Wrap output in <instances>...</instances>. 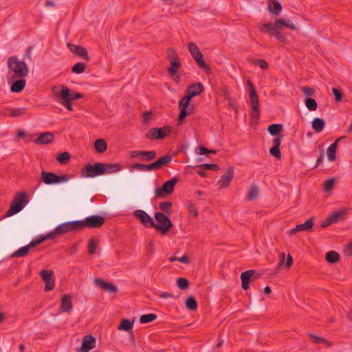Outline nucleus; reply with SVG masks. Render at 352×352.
Here are the masks:
<instances>
[{"mask_svg":"<svg viewBox=\"0 0 352 352\" xmlns=\"http://www.w3.org/2000/svg\"><path fill=\"white\" fill-rule=\"evenodd\" d=\"M204 90V86L201 82L193 83L188 87L184 96L179 102V107L180 109V113L178 116L179 122H182L186 116L192 113L194 106L190 104V100L193 97L203 93Z\"/></svg>","mask_w":352,"mask_h":352,"instance_id":"nucleus-1","label":"nucleus"},{"mask_svg":"<svg viewBox=\"0 0 352 352\" xmlns=\"http://www.w3.org/2000/svg\"><path fill=\"white\" fill-rule=\"evenodd\" d=\"M8 66L14 74L11 77L12 80L18 78H24L28 74L29 69L26 63L19 60L15 56H10L8 58Z\"/></svg>","mask_w":352,"mask_h":352,"instance_id":"nucleus-2","label":"nucleus"},{"mask_svg":"<svg viewBox=\"0 0 352 352\" xmlns=\"http://www.w3.org/2000/svg\"><path fill=\"white\" fill-rule=\"evenodd\" d=\"M28 202V199L26 193L24 192H18L14 197L10 208L6 212V216L10 217L19 212Z\"/></svg>","mask_w":352,"mask_h":352,"instance_id":"nucleus-3","label":"nucleus"},{"mask_svg":"<svg viewBox=\"0 0 352 352\" xmlns=\"http://www.w3.org/2000/svg\"><path fill=\"white\" fill-rule=\"evenodd\" d=\"M155 218L157 224H155L153 228L161 234L165 235L173 227L172 221L165 214L160 212H155Z\"/></svg>","mask_w":352,"mask_h":352,"instance_id":"nucleus-4","label":"nucleus"},{"mask_svg":"<svg viewBox=\"0 0 352 352\" xmlns=\"http://www.w3.org/2000/svg\"><path fill=\"white\" fill-rule=\"evenodd\" d=\"M188 47L192 57L196 61L199 67L204 69L206 74H210L212 73V69L209 65L205 63L203 58V54L200 52L197 45L195 43H190L188 45Z\"/></svg>","mask_w":352,"mask_h":352,"instance_id":"nucleus-5","label":"nucleus"},{"mask_svg":"<svg viewBox=\"0 0 352 352\" xmlns=\"http://www.w3.org/2000/svg\"><path fill=\"white\" fill-rule=\"evenodd\" d=\"M106 173L105 164L96 162L94 165L87 164L81 170V174L85 177H94Z\"/></svg>","mask_w":352,"mask_h":352,"instance_id":"nucleus-6","label":"nucleus"},{"mask_svg":"<svg viewBox=\"0 0 352 352\" xmlns=\"http://www.w3.org/2000/svg\"><path fill=\"white\" fill-rule=\"evenodd\" d=\"M178 182V178L174 177L170 180L164 182L162 187L155 190V197L164 198L168 195L171 194L174 190L175 186Z\"/></svg>","mask_w":352,"mask_h":352,"instance_id":"nucleus-7","label":"nucleus"},{"mask_svg":"<svg viewBox=\"0 0 352 352\" xmlns=\"http://www.w3.org/2000/svg\"><path fill=\"white\" fill-rule=\"evenodd\" d=\"M280 29V26L276 25V21L274 25H272L270 23H266L262 24L259 28V30L261 32H265L266 33L270 34L271 36H274L276 39L280 41H283L285 37L281 34Z\"/></svg>","mask_w":352,"mask_h":352,"instance_id":"nucleus-8","label":"nucleus"},{"mask_svg":"<svg viewBox=\"0 0 352 352\" xmlns=\"http://www.w3.org/2000/svg\"><path fill=\"white\" fill-rule=\"evenodd\" d=\"M79 223L80 224V226L81 230L84 227H88L90 228H100L104 223V218L98 215H93L85 218L84 221L79 220Z\"/></svg>","mask_w":352,"mask_h":352,"instance_id":"nucleus-9","label":"nucleus"},{"mask_svg":"<svg viewBox=\"0 0 352 352\" xmlns=\"http://www.w3.org/2000/svg\"><path fill=\"white\" fill-rule=\"evenodd\" d=\"M170 133L169 126L151 128L145 137L149 140H162Z\"/></svg>","mask_w":352,"mask_h":352,"instance_id":"nucleus-10","label":"nucleus"},{"mask_svg":"<svg viewBox=\"0 0 352 352\" xmlns=\"http://www.w3.org/2000/svg\"><path fill=\"white\" fill-rule=\"evenodd\" d=\"M80 225L79 220L65 222L56 228V232L58 234L62 235L70 232L80 230Z\"/></svg>","mask_w":352,"mask_h":352,"instance_id":"nucleus-11","label":"nucleus"},{"mask_svg":"<svg viewBox=\"0 0 352 352\" xmlns=\"http://www.w3.org/2000/svg\"><path fill=\"white\" fill-rule=\"evenodd\" d=\"M133 215L135 218L138 219L141 223L146 228H153V226H155L153 219L145 211L136 210L133 212Z\"/></svg>","mask_w":352,"mask_h":352,"instance_id":"nucleus-12","label":"nucleus"},{"mask_svg":"<svg viewBox=\"0 0 352 352\" xmlns=\"http://www.w3.org/2000/svg\"><path fill=\"white\" fill-rule=\"evenodd\" d=\"M256 271L250 270L243 272L241 274V287L244 290H248L250 288V283L258 278V276H255Z\"/></svg>","mask_w":352,"mask_h":352,"instance_id":"nucleus-13","label":"nucleus"},{"mask_svg":"<svg viewBox=\"0 0 352 352\" xmlns=\"http://www.w3.org/2000/svg\"><path fill=\"white\" fill-rule=\"evenodd\" d=\"M234 170L232 166L228 167L226 173L223 175L220 179L217 182V185L219 188L222 189L228 187L232 179L234 178Z\"/></svg>","mask_w":352,"mask_h":352,"instance_id":"nucleus-14","label":"nucleus"},{"mask_svg":"<svg viewBox=\"0 0 352 352\" xmlns=\"http://www.w3.org/2000/svg\"><path fill=\"white\" fill-rule=\"evenodd\" d=\"M130 157H141V160L149 162L156 157V152L155 151H132L130 152Z\"/></svg>","mask_w":352,"mask_h":352,"instance_id":"nucleus-15","label":"nucleus"},{"mask_svg":"<svg viewBox=\"0 0 352 352\" xmlns=\"http://www.w3.org/2000/svg\"><path fill=\"white\" fill-rule=\"evenodd\" d=\"M53 91H54V94H55L56 98H63V93L67 91L68 96L67 98H68L69 101H72L74 100H78V99L83 98L82 94H81L80 93H77V92L74 91V90H71L66 86H61V90L59 92H56L54 91V88L53 89Z\"/></svg>","mask_w":352,"mask_h":352,"instance_id":"nucleus-16","label":"nucleus"},{"mask_svg":"<svg viewBox=\"0 0 352 352\" xmlns=\"http://www.w3.org/2000/svg\"><path fill=\"white\" fill-rule=\"evenodd\" d=\"M67 45L69 50L74 54L80 56L85 60L88 61L90 60V56L88 55L87 52L85 47L72 43H67Z\"/></svg>","mask_w":352,"mask_h":352,"instance_id":"nucleus-17","label":"nucleus"},{"mask_svg":"<svg viewBox=\"0 0 352 352\" xmlns=\"http://www.w3.org/2000/svg\"><path fill=\"white\" fill-rule=\"evenodd\" d=\"M314 226V218H310L304 223L296 226L295 228L289 231V234L293 235L299 232H309Z\"/></svg>","mask_w":352,"mask_h":352,"instance_id":"nucleus-18","label":"nucleus"},{"mask_svg":"<svg viewBox=\"0 0 352 352\" xmlns=\"http://www.w3.org/2000/svg\"><path fill=\"white\" fill-rule=\"evenodd\" d=\"M96 346V339L92 335L85 336L82 338L81 346L80 351L81 352H89L93 349Z\"/></svg>","mask_w":352,"mask_h":352,"instance_id":"nucleus-19","label":"nucleus"},{"mask_svg":"<svg viewBox=\"0 0 352 352\" xmlns=\"http://www.w3.org/2000/svg\"><path fill=\"white\" fill-rule=\"evenodd\" d=\"M283 138V135H278L273 139L272 143L273 146L270 149V153L274 157L277 159H280L281 157V152L280 150V146L281 143V140Z\"/></svg>","mask_w":352,"mask_h":352,"instance_id":"nucleus-20","label":"nucleus"},{"mask_svg":"<svg viewBox=\"0 0 352 352\" xmlns=\"http://www.w3.org/2000/svg\"><path fill=\"white\" fill-rule=\"evenodd\" d=\"M36 245H38L37 241H36L34 239V240L32 241L30 243V244H28V245L22 247V248L18 249L16 251H15L12 254V257H24L28 254L30 248H34Z\"/></svg>","mask_w":352,"mask_h":352,"instance_id":"nucleus-21","label":"nucleus"},{"mask_svg":"<svg viewBox=\"0 0 352 352\" xmlns=\"http://www.w3.org/2000/svg\"><path fill=\"white\" fill-rule=\"evenodd\" d=\"M95 283L97 286L105 291L111 293H116L118 292V288L116 285L111 283L104 282L102 278H96Z\"/></svg>","mask_w":352,"mask_h":352,"instance_id":"nucleus-22","label":"nucleus"},{"mask_svg":"<svg viewBox=\"0 0 352 352\" xmlns=\"http://www.w3.org/2000/svg\"><path fill=\"white\" fill-rule=\"evenodd\" d=\"M54 139L53 133L50 132H44L40 134L38 138L34 140L36 144H46L52 142Z\"/></svg>","mask_w":352,"mask_h":352,"instance_id":"nucleus-23","label":"nucleus"},{"mask_svg":"<svg viewBox=\"0 0 352 352\" xmlns=\"http://www.w3.org/2000/svg\"><path fill=\"white\" fill-rule=\"evenodd\" d=\"M60 309L63 312L69 313L72 309V297L70 295L65 294L60 300Z\"/></svg>","mask_w":352,"mask_h":352,"instance_id":"nucleus-24","label":"nucleus"},{"mask_svg":"<svg viewBox=\"0 0 352 352\" xmlns=\"http://www.w3.org/2000/svg\"><path fill=\"white\" fill-rule=\"evenodd\" d=\"M349 209L346 208H342L329 215L333 223L344 220L348 214Z\"/></svg>","mask_w":352,"mask_h":352,"instance_id":"nucleus-25","label":"nucleus"},{"mask_svg":"<svg viewBox=\"0 0 352 352\" xmlns=\"http://www.w3.org/2000/svg\"><path fill=\"white\" fill-rule=\"evenodd\" d=\"M344 136L338 138L334 143L331 144L327 151V157L329 161H334L336 159V149L338 147V142L341 140L344 139Z\"/></svg>","mask_w":352,"mask_h":352,"instance_id":"nucleus-26","label":"nucleus"},{"mask_svg":"<svg viewBox=\"0 0 352 352\" xmlns=\"http://www.w3.org/2000/svg\"><path fill=\"white\" fill-rule=\"evenodd\" d=\"M269 3L267 6L268 11L275 16L280 14L282 6L278 0H268Z\"/></svg>","mask_w":352,"mask_h":352,"instance_id":"nucleus-27","label":"nucleus"},{"mask_svg":"<svg viewBox=\"0 0 352 352\" xmlns=\"http://www.w3.org/2000/svg\"><path fill=\"white\" fill-rule=\"evenodd\" d=\"M252 111L250 113L251 120L257 121L260 117L259 102L258 100H250Z\"/></svg>","mask_w":352,"mask_h":352,"instance_id":"nucleus-28","label":"nucleus"},{"mask_svg":"<svg viewBox=\"0 0 352 352\" xmlns=\"http://www.w3.org/2000/svg\"><path fill=\"white\" fill-rule=\"evenodd\" d=\"M19 80H16L11 85L10 90L13 93L21 92L25 86V80L23 78H19Z\"/></svg>","mask_w":352,"mask_h":352,"instance_id":"nucleus-29","label":"nucleus"},{"mask_svg":"<svg viewBox=\"0 0 352 352\" xmlns=\"http://www.w3.org/2000/svg\"><path fill=\"white\" fill-rule=\"evenodd\" d=\"M56 175L54 173L41 172V178L43 182L46 184H56Z\"/></svg>","mask_w":352,"mask_h":352,"instance_id":"nucleus-30","label":"nucleus"},{"mask_svg":"<svg viewBox=\"0 0 352 352\" xmlns=\"http://www.w3.org/2000/svg\"><path fill=\"white\" fill-rule=\"evenodd\" d=\"M324 121L323 119L320 118H316L311 122V126L316 133L321 132L324 127Z\"/></svg>","mask_w":352,"mask_h":352,"instance_id":"nucleus-31","label":"nucleus"},{"mask_svg":"<svg viewBox=\"0 0 352 352\" xmlns=\"http://www.w3.org/2000/svg\"><path fill=\"white\" fill-rule=\"evenodd\" d=\"M282 130H283V125L280 124H270L267 128L268 132L272 135H274V136L276 135L277 137H278V135H280V133L281 132Z\"/></svg>","mask_w":352,"mask_h":352,"instance_id":"nucleus-32","label":"nucleus"},{"mask_svg":"<svg viewBox=\"0 0 352 352\" xmlns=\"http://www.w3.org/2000/svg\"><path fill=\"white\" fill-rule=\"evenodd\" d=\"M94 147L98 153H102L106 151L107 144L103 139H98L94 142Z\"/></svg>","mask_w":352,"mask_h":352,"instance_id":"nucleus-33","label":"nucleus"},{"mask_svg":"<svg viewBox=\"0 0 352 352\" xmlns=\"http://www.w3.org/2000/svg\"><path fill=\"white\" fill-rule=\"evenodd\" d=\"M340 258V254L335 251H330L326 254L325 259L329 263H337Z\"/></svg>","mask_w":352,"mask_h":352,"instance_id":"nucleus-34","label":"nucleus"},{"mask_svg":"<svg viewBox=\"0 0 352 352\" xmlns=\"http://www.w3.org/2000/svg\"><path fill=\"white\" fill-rule=\"evenodd\" d=\"M173 160V157L170 155H165L155 162L157 164V167L159 169L162 168L164 166L168 164Z\"/></svg>","mask_w":352,"mask_h":352,"instance_id":"nucleus-35","label":"nucleus"},{"mask_svg":"<svg viewBox=\"0 0 352 352\" xmlns=\"http://www.w3.org/2000/svg\"><path fill=\"white\" fill-rule=\"evenodd\" d=\"M185 305L187 309H188L189 310H191V311L197 310V306H198L196 299L192 296H189L186 300Z\"/></svg>","mask_w":352,"mask_h":352,"instance_id":"nucleus-36","label":"nucleus"},{"mask_svg":"<svg viewBox=\"0 0 352 352\" xmlns=\"http://www.w3.org/2000/svg\"><path fill=\"white\" fill-rule=\"evenodd\" d=\"M133 322L129 319H123L121 320L118 327L119 330L128 331L133 328Z\"/></svg>","mask_w":352,"mask_h":352,"instance_id":"nucleus-37","label":"nucleus"},{"mask_svg":"<svg viewBox=\"0 0 352 352\" xmlns=\"http://www.w3.org/2000/svg\"><path fill=\"white\" fill-rule=\"evenodd\" d=\"M68 96L67 91L63 93V98H58V101L60 104L64 105L68 111H72L73 108L72 106V101H69L68 98H67Z\"/></svg>","mask_w":352,"mask_h":352,"instance_id":"nucleus-38","label":"nucleus"},{"mask_svg":"<svg viewBox=\"0 0 352 352\" xmlns=\"http://www.w3.org/2000/svg\"><path fill=\"white\" fill-rule=\"evenodd\" d=\"M170 67L168 69V72L170 75H174L178 72L180 67L179 59L170 61Z\"/></svg>","mask_w":352,"mask_h":352,"instance_id":"nucleus-39","label":"nucleus"},{"mask_svg":"<svg viewBox=\"0 0 352 352\" xmlns=\"http://www.w3.org/2000/svg\"><path fill=\"white\" fill-rule=\"evenodd\" d=\"M276 25L277 26H284V27H286L287 28H289V30H296V27L294 24H293L291 21H285V20L282 19H276Z\"/></svg>","mask_w":352,"mask_h":352,"instance_id":"nucleus-40","label":"nucleus"},{"mask_svg":"<svg viewBox=\"0 0 352 352\" xmlns=\"http://www.w3.org/2000/svg\"><path fill=\"white\" fill-rule=\"evenodd\" d=\"M258 195V188L256 186H251L248 195H247V200L248 201H252L254 199H256Z\"/></svg>","mask_w":352,"mask_h":352,"instance_id":"nucleus-41","label":"nucleus"},{"mask_svg":"<svg viewBox=\"0 0 352 352\" xmlns=\"http://www.w3.org/2000/svg\"><path fill=\"white\" fill-rule=\"evenodd\" d=\"M248 89H249V91H250V100H258V96L256 93V91L254 88L253 83L250 80H248Z\"/></svg>","mask_w":352,"mask_h":352,"instance_id":"nucleus-42","label":"nucleus"},{"mask_svg":"<svg viewBox=\"0 0 352 352\" xmlns=\"http://www.w3.org/2000/svg\"><path fill=\"white\" fill-rule=\"evenodd\" d=\"M106 173H115L119 171L122 168V166L120 164L112 163L105 164Z\"/></svg>","mask_w":352,"mask_h":352,"instance_id":"nucleus-43","label":"nucleus"},{"mask_svg":"<svg viewBox=\"0 0 352 352\" xmlns=\"http://www.w3.org/2000/svg\"><path fill=\"white\" fill-rule=\"evenodd\" d=\"M86 65L83 63L78 62L76 63L72 68V72L75 74H82L85 71Z\"/></svg>","mask_w":352,"mask_h":352,"instance_id":"nucleus-44","label":"nucleus"},{"mask_svg":"<svg viewBox=\"0 0 352 352\" xmlns=\"http://www.w3.org/2000/svg\"><path fill=\"white\" fill-rule=\"evenodd\" d=\"M305 105L309 111H315L318 107L317 102L315 99L311 98H307L305 100Z\"/></svg>","mask_w":352,"mask_h":352,"instance_id":"nucleus-45","label":"nucleus"},{"mask_svg":"<svg viewBox=\"0 0 352 352\" xmlns=\"http://www.w3.org/2000/svg\"><path fill=\"white\" fill-rule=\"evenodd\" d=\"M157 316L155 314H148L142 315L140 318V322L142 324H146L155 320Z\"/></svg>","mask_w":352,"mask_h":352,"instance_id":"nucleus-46","label":"nucleus"},{"mask_svg":"<svg viewBox=\"0 0 352 352\" xmlns=\"http://www.w3.org/2000/svg\"><path fill=\"white\" fill-rule=\"evenodd\" d=\"M70 159V154L68 152L60 153L56 158V160L61 164H66Z\"/></svg>","mask_w":352,"mask_h":352,"instance_id":"nucleus-47","label":"nucleus"},{"mask_svg":"<svg viewBox=\"0 0 352 352\" xmlns=\"http://www.w3.org/2000/svg\"><path fill=\"white\" fill-rule=\"evenodd\" d=\"M177 287L182 290H185L189 287V281L185 278H178L177 280Z\"/></svg>","mask_w":352,"mask_h":352,"instance_id":"nucleus-48","label":"nucleus"},{"mask_svg":"<svg viewBox=\"0 0 352 352\" xmlns=\"http://www.w3.org/2000/svg\"><path fill=\"white\" fill-rule=\"evenodd\" d=\"M172 203L169 201L162 202L159 205L160 209L164 213L169 214L171 212Z\"/></svg>","mask_w":352,"mask_h":352,"instance_id":"nucleus-49","label":"nucleus"},{"mask_svg":"<svg viewBox=\"0 0 352 352\" xmlns=\"http://www.w3.org/2000/svg\"><path fill=\"white\" fill-rule=\"evenodd\" d=\"M56 235H58L56 232V229L54 230V232H50V233H48L45 236H41V237L38 238V239H36L35 241H37V244L39 245L40 243H41L42 242H43L44 241H45L46 239H53L54 238Z\"/></svg>","mask_w":352,"mask_h":352,"instance_id":"nucleus-50","label":"nucleus"},{"mask_svg":"<svg viewBox=\"0 0 352 352\" xmlns=\"http://www.w3.org/2000/svg\"><path fill=\"white\" fill-rule=\"evenodd\" d=\"M39 274L44 282L52 278L53 276V272L50 270H43Z\"/></svg>","mask_w":352,"mask_h":352,"instance_id":"nucleus-51","label":"nucleus"},{"mask_svg":"<svg viewBox=\"0 0 352 352\" xmlns=\"http://www.w3.org/2000/svg\"><path fill=\"white\" fill-rule=\"evenodd\" d=\"M98 243L94 239H90L88 244V252L90 254H94L97 248Z\"/></svg>","mask_w":352,"mask_h":352,"instance_id":"nucleus-52","label":"nucleus"},{"mask_svg":"<svg viewBox=\"0 0 352 352\" xmlns=\"http://www.w3.org/2000/svg\"><path fill=\"white\" fill-rule=\"evenodd\" d=\"M26 109L25 108H16L10 109V116L12 117L21 116L25 114Z\"/></svg>","mask_w":352,"mask_h":352,"instance_id":"nucleus-53","label":"nucleus"},{"mask_svg":"<svg viewBox=\"0 0 352 352\" xmlns=\"http://www.w3.org/2000/svg\"><path fill=\"white\" fill-rule=\"evenodd\" d=\"M199 167L204 170H218L219 169V166L216 164H202L199 165Z\"/></svg>","mask_w":352,"mask_h":352,"instance_id":"nucleus-54","label":"nucleus"},{"mask_svg":"<svg viewBox=\"0 0 352 352\" xmlns=\"http://www.w3.org/2000/svg\"><path fill=\"white\" fill-rule=\"evenodd\" d=\"M188 211L189 214L194 218H196L199 215L198 210H197L195 206L192 203H189L188 206Z\"/></svg>","mask_w":352,"mask_h":352,"instance_id":"nucleus-55","label":"nucleus"},{"mask_svg":"<svg viewBox=\"0 0 352 352\" xmlns=\"http://www.w3.org/2000/svg\"><path fill=\"white\" fill-rule=\"evenodd\" d=\"M167 56L169 61L179 59L176 51L171 47L167 49Z\"/></svg>","mask_w":352,"mask_h":352,"instance_id":"nucleus-56","label":"nucleus"},{"mask_svg":"<svg viewBox=\"0 0 352 352\" xmlns=\"http://www.w3.org/2000/svg\"><path fill=\"white\" fill-rule=\"evenodd\" d=\"M335 179L333 178L327 179L324 182V190L329 191L332 189L335 185Z\"/></svg>","mask_w":352,"mask_h":352,"instance_id":"nucleus-57","label":"nucleus"},{"mask_svg":"<svg viewBox=\"0 0 352 352\" xmlns=\"http://www.w3.org/2000/svg\"><path fill=\"white\" fill-rule=\"evenodd\" d=\"M55 285V280L52 278L48 280L45 281V292L52 291L54 289Z\"/></svg>","mask_w":352,"mask_h":352,"instance_id":"nucleus-58","label":"nucleus"},{"mask_svg":"<svg viewBox=\"0 0 352 352\" xmlns=\"http://www.w3.org/2000/svg\"><path fill=\"white\" fill-rule=\"evenodd\" d=\"M253 63L262 69H267L269 67V64L264 59H255L253 60Z\"/></svg>","mask_w":352,"mask_h":352,"instance_id":"nucleus-59","label":"nucleus"},{"mask_svg":"<svg viewBox=\"0 0 352 352\" xmlns=\"http://www.w3.org/2000/svg\"><path fill=\"white\" fill-rule=\"evenodd\" d=\"M332 91L334 95L336 101V102L342 101V98H343V93L335 87L332 89Z\"/></svg>","mask_w":352,"mask_h":352,"instance_id":"nucleus-60","label":"nucleus"},{"mask_svg":"<svg viewBox=\"0 0 352 352\" xmlns=\"http://www.w3.org/2000/svg\"><path fill=\"white\" fill-rule=\"evenodd\" d=\"M302 91L304 93L306 96H314L316 93L314 88L310 87H302L301 88Z\"/></svg>","mask_w":352,"mask_h":352,"instance_id":"nucleus-61","label":"nucleus"},{"mask_svg":"<svg viewBox=\"0 0 352 352\" xmlns=\"http://www.w3.org/2000/svg\"><path fill=\"white\" fill-rule=\"evenodd\" d=\"M68 180H69V177L67 175H56V184L65 182H67Z\"/></svg>","mask_w":352,"mask_h":352,"instance_id":"nucleus-62","label":"nucleus"},{"mask_svg":"<svg viewBox=\"0 0 352 352\" xmlns=\"http://www.w3.org/2000/svg\"><path fill=\"white\" fill-rule=\"evenodd\" d=\"M196 153L199 155L208 154V149L203 146H199L197 148Z\"/></svg>","mask_w":352,"mask_h":352,"instance_id":"nucleus-63","label":"nucleus"},{"mask_svg":"<svg viewBox=\"0 0 352 352\" xmlns=\"http://www.w3.org/2000/svg\"><path fill=\"white\" fill-rule=\"evenodd\" d=\"M331 224H333L331 219L330 218L329 216H328L325 220L321 223V227L323 228H325L329 226H331Z\"/></svg>","mask_w":352,"mask_h":352,"instance_id":"nucleus-64","label":"nucleus"}]
</instances>
